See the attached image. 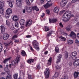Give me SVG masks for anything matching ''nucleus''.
Segmentation results:
<instances>
[{
    "mask_svg": "<svg viewBox=\"0 0 79 79\" xmlns=\"http://www.w3.org/2000/svg\"><path fill=\"white\" fill-rule=\"evenodd\" d=\"M45 31L46 32H47V31H49L50 30V29L48 28V27L46 26L45 27Z\"/></svg>",
    "mask_w": 79,
    "mask_h": 79,
    "instance_id": "nucleus-40",
    "label": "nucleus"
},
{
    "mask_svg": "<svg viewBox=\"0 0 79 79\" xmlns=\"http://www.w3.org/2000/svg\"><path fill=\"white\" fill-rule=\"evenodd\" d=\"M13 19L14 21H17L18 20V17L16 16H14L13 17Z\"/></svg>",
    "mask_w": 79,
    "mask_h": 79,
    "instance_id": "nucleus-20",
    "label": "nucleus"
},
{
    "mask_svg": "<svg viewBox=\"0 0 79 79\" xmlns=\"http://www.w3.org/2000/svg\"><path fill=\"white\" fill-rule=\"evenodd\" d=\"M18 73H15L14 74L13 77L14 79H18Z\"/></svg>",
    "mask_w": 79,
    "mask_h": 79,
    "instance_id": "nucleus-22",
    "label": "nucleus"
},
{
    "mask_svg": "<svg viewBox=\"0 0 79 79\" xmlns=\"http://www.w3.org/2000/svg\"><path fill=\"white\" fill-rule=\"evenodd\" d=\"M44 16H45V13H43L42 14V15H41V18H44Z\"/></svg>",
    "mask_w": 79,
    "mask_h": 79,
    "instance_id": "nucleus-54",
    "label": "nucleus"
},
{
    "mask_svg": "<svg viewBox=\"0 0 79 79\" xmlns=\"http://www.w3.org/2000/svg\"><path fill=\"white\" fill-rule=\"evenodd\" d=\"M69 36L73 39H75L76 37V34H75V33L73 31H72L70 35H69Z\"/></svg>",
    "mask_w": 79,
    "mask_h": 79,
    "instance_id": "nucleus-7",
    "label": "nucleus"
},
{
    "mask_svg": "<svg viewBox=\"0 0 79 79\" xmlns=\"http://www.w3.org/2000/svg\"><path fill=\"white\" fill-rule=\"evenodd\" d=\"M74 21H75V23H76L77 21V19H74L73 20Z\"/></svg>",
    "mask_w": 79,
    "mask_h": 79,
    "instance_id": "nucleus-62",
    "label": "nucleus"
},
{
    "mask_svg": "<svg viewBox=\"0 0 79 79\" xmlns=\"http://www.w3.org/2000/svg\"><path fill=\"white\" fill-rule=\"evenodd\" d=\"M72 59L74 60H76V58H77V57L76 56V55H77V52H72Z\"/></svg>",
    "mask_w": 79,
    "mask_h": 79,
    "instance_id": "nucleus-6",
    "label": "nucleus"
},
{
    "mask_svg": "<svg viewBox=\"0 0 79 79\" xmlns=\"http://www.w3.org/2000/svg\"><path fill=\"white\" fill-rule=\"evenodd\" d=\"M44 73L45 76V78L47 79L49 77V75L50 74V69H49V68H46V70L44 71Z\"/></svg>",
    "mask_w": 79,
    "mask_h": 79,
    "instance_id": "nucleus-4",
    "label": "nucleus"
},
{
    "mask_svg": "<svg viewBox=\"0 0 79 79\" xmlns=\"http://www.w3.org/2000/svg\"><path fill=\"white\" fill-rule=\"evenodd\" d=\"M15 2V0H10V1H9V2H10L11 3H13Z\"/></svg>",
    "mask_w": 79,
    "mask_h": 79,
    "instance_id": "nucleus-56",
    "label": "nucleus"
},
{
    "mask_svg": "<svg viewBox=\"0 0 79 79\" xmlns=\"http://www.w3.org/2000/svg\"><path fill=\"white\" fill-rule=\"evenodd\" d=\"M19 59H20V56L18 55H17V56L16 57V59H15V61H13L12 63L13 67L14 68L16 66V64L18 63V62L19 61Z\"/></svg>",
    "mask_w": 79,
    "mask_h": 79,
    "instance_id": "nucleus-2",
    "label": "nucleus"
},
{
    "mask_svg": "<svg viewBox=\"0 0 79 79\" xmlns=\"http://www.w3.org/2000/svg\"><path fill=\"white\" fill-rule=\"evenodd\" d=\"M79 72H75L73 74V76L74 78H77L78 76H79Z\"/></svg>",
    "mask_w": 79,
    "mask_h": 79,
    "instance_id": "nucleus-16",
    "label": "nucleus"
},
{
    "mask_svg": "<svg viewBox=\"0 0 79 79\" xmlns=\"http://www.w3.org/2000/svg\"><path fill=\"white\" fill-rule=\"evenodd\" d=\"M47 13V14H50V10H46Z\"/></svg>",
    "mask_w": 79,
    "mask_h": 79,
    "instance_id": "nucleus-55",
    "label": "nucleus"
},
{
    "mask_svg": "<svg viewBox=\"0 0 79 79\" xmlns=\"http://www.w3.org/2000/svg\"><path fill=\"white\" fill-rule=\"evenodd\" d=\"M18 37V36L16 35H14V36L12 37V39H15V38H17Z\"/></svg>",
    "mask_w": 79,
    "mask_h": 79,
    "instance_id": "nucleus-50",
    "label": "nucleus"
},
{
    "mask_svg": "<svg viewBox=\"0 0 79 79\" xmlns=\"http://www.w3.org/2000/svg\"><path fill=\"white\" fill-rule=\"evenodd\" d=\"M60 39H61V40H63V41H66V38H65L64 37H63L62 36H60L59 37Z\"/></svg>",
    "mask_w": 79,
    "mask_h": 79,
    "instance_id": "nucleus-34",
    "label": "nucleus"
},
{
    "mask_svg": "<svg viewBox=\"0 0 79 79\" xmlns=\"http://www.w3.org/2000/svg\"><path fill=\"white\" fill-rule=\"evenodd\" d=\"M68 2V0H62L61 2L60 5L61 7H64Z\"/></svg>",
    "mask_w": 79,
    "mask_h": 79,
    "instance_id": "nucleus-5",
    "label": "nucleus"
},
{
    "mask_svg": "<svg viewBox=\"0 0 79 79\" xmlns=\"http://www.w3.org/2000/svg\"><path fill=\"white\" fill-rule=\"evenodd\" d=\"M24 21H25V20L24 19H22L20 20V24L21 25L22 24L24 25Z\"/></svg>",
    "mask_w": 79,
    "mask_h": 79,
    "instance_id": "nucleus-25",
    "label": "nucleus"
},
{
    "mask_svg": "<svg viewBox=\"0 0 79 79\" xmlns=\"http://www.w3.org/2000/svg\"><path fill=\"white\" fill-rule=\"evenodd\" d=\"M67 42L69 44H72L73 43V40H69L67 41Z\"/></svg>",
    "mask_w": 79,
    "mask_h": 79,
    "instance_id": "nucleus-23",
    "label": "nucleus"
},
{
    "mask_svg": "<svg viewBox=\"0 0 79 79\" xmlns=\"http://www.w3.org/2000/svg\"><path fill=\"white\" fill-rule=\"evenodd\" d=\"M35 6H34L32 7V8L33 10H35Z\"/></svg>",
    "mask_w": 79,
    "mask_h": 79,
    "instance_id": "nucleus-63",
    "label": "nucleus"
},
{
    "mask_svg": "<svg viewBox=\"0 0 79 79\" xmlns=\"http://www.w3.org/2000/svg\"><path fill=\"white\" fill-rule=\"evenodd\" d=\"M58 21L57 19L54 18L52 19H49V23H55Z\"/></svg>",
    "mask_w": 79,
    "mask_h": 79,
    "instance_id": "nucleus-8",
    "label": "nucleus"
},
{
    "mask_svg": "<svg viewBox=\"0 0 79 79\" xmlns=\"http://www.w3.org/2000/svg\"><path fill=\"white\" fill-rule=\"evenodd\" d=\"M45 0H40V4H42L44 2Z\"/></svg>",
    "mask_w": 79,
    "mask_h": 79,
    "instance_id": "nucleus-43",
    "label": "nucleus"
},
{
    "mask_svg": "<svg viewBox=\"0 0 79 79\" xmlns=\"http://www.w3.org/2000/svg\"><path fill=\"white\" fill-rule=\"evenodd\" d=\"M40 69V65H38L37 66V70H39Z\"/></svg>",
    "mask_w": 79,
    "mask_h": 79,
    "instance_id": "nucleus-44",
    "label": "nucleus"
},
{
    "mask_svg": "<svg viewBox=\"0 0 79 79\" xmlns=\"http://www.w3.org/2000/svg\"><path fill=\"white\" fill-rule=\"evenodd\" d=\"M22 1L23 0H16L17 2H18L19 5H21Z\"/></svg>",
    "mask_w": 79,
    "mask_h": 79,
    "instance_id": "nucleus-33",
    "label": "nucleus"
},
{
    "mask_svg": "<svg viewBox=\"0 0 79 79\" xmlns=\"http://www.w3.org/2000/svg\"><path fill=\"white\" fill-rule=\"evenodd\" d=\"M59 50H60V49H59V48L58 47H56L55 48V51L57 52H59Z\"/></svg>",
    "mask_w": 79,
    "mask_h": 79,
    "instance_id": "nucleus-39",
    "label": "nucleus"
},
{
    "mask_svg": "<svg viewBox=\"0 0 79 79\" xmlns=\"http://www.w3.org/2000/svg\"><path fill=\"white\" fill-rule=\"evenodd\" d=\"M48 3H46V4H45L44 5V7L45 8H47L48 7Z\"/></svg>",
    "mask_w": 79,
    "mask_h": 79,
    "instance_id": "nucleus-37",
    "label": "nucleus"
},
{
    "mask_svg": "<svg viewBox=\"0 0 79 79\" xmlns=\"http://www.w3.org/2000/svg\"><path fill=\"white\" fill-rule=\"evenodd\" d=\"M52 58L51 57H50L48 60V63H47V64L48 66H50L52 64Z\"/></svg>",
    "mask_w": 79,
    "mask_h": 79,
    "instance_id": "nucleus-14",
    "label": "nucleus"
},
{
    "mask_svg": "<svg viewBox=\"0 0 79 79\" xmlns=\"http://www.w3.org/2000/svg\"><path fill=\"white\" fill-rule=\"evenodd\" d=\"M60 32H61V34H63V33H64V32L63 31V30H60Z\"/></svg>",
    "mask_w": 79,
    "mask_h": 79,
    "instance_id": "nucleus-58",
    "label": "nucleus"
},
{
    "mask_svg": "<svg viewBox=\"0 0 79 79\" xmlns=\"http://www.w3.org/2000/svg\"><path fill=\"white\" fill-rule=\"evenodd\" d=\"M6 24L7 25H9V24H10V22H9V21H6Z\"/></svg>",
    "mask_w": 79,
    "mask_h": 79,
    "instance_id": "nucleus-52",
    "label": "nucleus"
},
{
    "mask_svg": "<svg viewBox=\"0 0 79 79\" xmlns=\"http://www.w3.org/2000/svg\"><path fill=\"white\" fill-rule=\"evenodd\" d=\"M67 27H68L70 29H71V28H72V26L70 25H69Z\"/></svg>",
    "mask_w": 79,
    "mask_h": 79,
    "instance_id": "nucleus-60",
    "label": "nucleus"
},
{
    "mask_svg": "<svg viewBox=\"0 0 79 79\" xmlns=\"http://www.w3.org/2000/svg\"><path fill=\"white\" fill-rule=\"evenodd\" d=\"M0 13L2 15H3V8L0 7Z\"/></svg>",
    "mask_w": 79,
    "mask_h": 79,
    "instance_id": "nucleus-21",
    "label": "nucleus"
},
{
    "mask_svg": "<svg viewBox=\"0 0 79 79\" xmlns=\"http://www.w3.org/2000/svg\"><path fill=\"white\" fill-rule=\"evenodd\" d=\"M32 20H30L28 22H27L26 23V27H27V26H31L32 24Z\"/></svg>",
    "mask_w": 79,
    "mask_h": 79,
    "instance_id": "nucleus-12",
    "label": "nucleus"
},
{
    "mask_svg": "<svg viewBox=\"0 0 79 79\" xmlns=\"http://www.w3.org/2000/svg\"><path fill=\"white\" fill-rule=\"evenodd\" d=\"M62 57V56L61 54H60L58 56V59H57V61H56V63L58 64V63H60V61L61 60V59Z\"/></svg>",
    "mask_w": 79,
    "mask_h": 79,
    "instance_id": "nucleus-13",
    "label": "nucleus"
},
{
    "mask_svg": "<svg viewBox=\"0 0 79 79\" xmlns=\"http://www.w3.org/2000/svg\"><path fill=\"white\" fill-rule=\"evenodd\" d=\"M52 32L50 31V32H48L47 33V37H49L50 35H52Z\"/></svg>",
    "mask_w": 79,
    "mask_h": 79,
    "instance_id": "nucleus-26",
    "label": "nucleus"
},
{
    "mask_svg": "<svg viewBox=\"0 0 79 79\" xmlns=\"http://www.w3.org/2000/svg\"><path fill=\"white\" fill-rule=\"evenodd\" d=\"M75 43H76L77 44H79V40H77V39L75 40Z\"/></svg>",
    "mask_w": 79,
    "mask_h": 79,
    "instance_id": "nucleus-49",
    "label": "nucleus"
},
{
    "mask_svg": "<svg viewBox=\"0 0 79 79\" xmlns=\"http://www.w3.org/2000/svg\"><path fill=\"white\" fill-rule=\"evenodd\" d=\"M64 56L65 59L67 60H69V57H68V52H65Z\"/></svg>",
    "mask_w": 79,
    "mask_h": 79,
    "instance_id": "nucleus-15",
    "label": "nucleus"
},
{
    "mask_svg": "<svg viewBox=\"0 0 79 79\" xmlns=\"http://www.w3.org/2000/svg\"><path fill=\"white\" fill-rule=\"evenodd\" d=\"M27 8V10H30V11H32V8L30 7H28Z\"/></svg>",
    "mask_w": 79,
    "mask_h": 79,
    "instance_id": "nucleus-46",
    "label": "nucleus"
},
{
    "mask_svg": "<svg viewBox=\"0 0 79 79\" xmlns=\"http://www.w3.org/2000/svg\"><path fill=\"white\" fill-rule=\"evenodd\" d=\"M66 30L67 31H70V28H69L68 27H67L66 28Z\"/></svg>",
    "mask_w": 79,
    "mask_h": 79,
    "instance_id": "nucleus-57",
    "label": "nucleus"
},
{
    "mask_svg": "<svg viewBox=\"0 0 79 79\" xmlns=\"http://www.w3.org/2000/svg\"><path fill=\"white\" fill-rule=\"evenodd\" d=\"M29 47H30V50L32 51V52H34V49H33V48H32V47L31 46V45H29Z\"/></svg>",
    "mask_w": 79,
    "mask_h": 79,
    "instance_id": "nucleus-47",
    "label": "nucleus"
},
{
    "mask_svg": "<svg viewBox=\"0 0 79 79\" xmlns=\"http://www.w3.org/2000/svg\"><path fill=\"white\" fill-rule=\"evenodd\" d=\"M53 11L54 13H58V12L59 11V8L57 7H55L53 10Z\"/></svg>",
    "mask_w": 79,
    "mask_h": 79,
    "instance_id": "nucleus-17",
    "label": "nucleus"
},
{
    "mask_svg": "<svg viewBox=\"0 0 79 79\" xmlns=\"http://www.w3.org/2000/svg\"><path fill=\"white\" fill-rule=\"evenodd\" d=\"M11 59V57H9L7 59H6L4 60L3 61V63L5 64L6 63V62H7L8 61L10 60Z\"/></svg>",
    "mask_w": 79,
    "mask_h": 79,
    "instance_id": "nucleus-18",
    "label": "nucleus"
},
{
    "mask_svg": "<svg viewBox=\"0 0 79 79\" xmlns=\"http://www.w3.org/2000/svg\"><path fill=\"white\" fill-rule=\"evenodd\" d=\"M39 44H38V43L37 42V41H35L33 43V46L34 47H37V46H38Z\"/></svg>",
    "mask_w": 79,
    "mask_h": 79,
    "instance_id": "nucleus-24",
    "label": "nucleus"
},
{
    "mask_svg": "<svg viewBox=\"0 0 79 79\" xmlns=\"http://www.w3.org/2000/svg\"><path fill=\"white\" fill-rule=\"evenodd\" d=\"M71 12L70 11H67L64 13L63 16V21L64 23L68 22L69 21L71 16Z\"/></svg>",
    "mask_w": 79,
    "mask_h": 79,
    "instance_id": "nucleus-1",
    "label": "nucleus"
},
{
    "mask_svg": "<svg viewBox=\"0 0 79 79\" xmlns=\"http://www.w3.org/2000/svg\"><path fill=\"white\" fill-rule=\"evenodd\" d=\"M35 10L36 11H39V9L37 8V6H35Z\"/></svg>",
    "mask_w": 79,
    "mask_h": 79,
    "instance_id": "nucleus-51",
    "label": "nucleus"
},
{
    "mask_svg": "<svg viewBox=\"0 0 79 79\" xmlns=\"http://www.w3.org/2000/svg\"><path fill=\"white\" fill-rule=\"evenodd\" d=\"M0 27L2 34H4L5 31V27L4 26L1 25Z\"/></svg>",
    "mask_w": 79,
    "mask_h": 79,
    "instance_id": "nucleus-11",
    "label": "nucleus"
},
{
    "mask_svg": "<svg viewBox=\"0 0 79 79\" xmlns=\"http://www.w3.org/2000/svg\"><path fill=\"white\" fill-rule=\"evenodd\" d=\"M3 36L4 40H7L8 39V37H9V35L8 34L6 33L4 34Z\"/></svg>",
    "mask_w": 79,
    "mask_h": 79,
    "instance_id": "nucleus-9",
    "label": "nucleus"
},
{
    "mask_svg": "<svg viewBox=\"0 0 79 79\" xmlns=\"http://www.w3.org/2000/svg\"><path fill=\"white\" fill-rule=\"evenodd\" d=\"M6 12L7 13L6 15V18H9L10 15L12 13V10L10 8H8L7 9Z\"/></svg>",
    "mask_w": 79,
    "mask_h": 79,
    "instance_id": "nucleus-3",
    "label": "nucleus"
},
{
    "mask_svg": "<svg viewBox=\"0 0 79 79\" xmlns=\"http://www.w3.org/2000/svg\"><path fill=\"white\" fill-rule=\"evenodd\" d=\"M60 26L61 27H63V25L62 23H60Z\"/></svg>",
    "mask_w": 79,
    "mask_h": 79,
    "instance_id": "nucleus-53",
    "label": "nucleus"
},
{
    "mask_svg": "<svg viewBox=\"0 0 79 79\" xmlns=\"http://www.w3.org/2000/svg\"><path fill=\"white\" fill-rule=\"evenodd\" d=\"M8 4L10 8H12L13 7V5L12 4V2H8Z\"/></svg>",
    "mask_w": 79,
    "mask_h": 79,
    "instance_id": "nucleus-30",
    "label": "nucleus"
},
{
    "mask_svg": "<svg viewBox=\"0 0 79 79\" xmlns=\"http://www.w3.org/2000/svg\"><path fill=\"white\" fill-rule=\"evenodd\" d=\"M11 74H9L6 76V79H11Z\"/></svg>",
    "mask_w": 79,
    "mask_h": 79,
    "instance_id": "nucleus-32",
    "label": "nucleus"
},
{
    "mask_svg": "<svg viewBox=\"0 0 79 79\" xmlns=\"http://www.w3.org/2000/svg\"><path fill=\"white\" fill-rule=\"evenodd\" d=\"M28 77L29 79H31V75H28Z\"/></svg>",
    "mask_w": 79,
    "mask_h": 79,
    "instance_id": "nucleus-61",
    "label": "nucleus"
},
{
    "mask_svg": "<svg viewBox=\"0 0 79 79\" xmlns=\"http://www.w3.org/2000/svg\"><path fill=\"white\" fill-rule=\"evenodd\" d=\"M21 55L23 56H24L26 55V52L24 51H23L21 52Z\"/></svg>",
    "mask_w": 79,
    "mask_h": 79,
    "instance_id": "nucleus-28",
    "label": "nucleus"
},
{
    "mask_svg": "<svg viewBox=\"0 0 79 79\" xmlns=\"http://www.w3.org/2000/svg\"><path fill=\"white\" fill-rule=\"evenodd\" d=\"M27 62V63L29 64L31 63V62H32V63H33V62H34V59H29L28 60Z\"/></svg>",
    "mask_w": 79,
    "mask_h": 79,
    "instance_id": "nucleus-27",
    "label": "nucleus"
},
{
    "mask_svg": "<svg viewBox=\"0 0 79 79\" xmlns=\"http://www.w3.org/2000/svg\"><path fill=\"white\" fill-rule=\"evenodd\" d=\"M2 48H3V46H2V43H0V53L2 52Z\"/></svg>",
    "mask_w": 79,
    "mask_h": 79,
    "instance_id": "nucleus-31",
    "label": "nucleus"
},
{
    "mask_svg": "<svg viewBox=\"0 0 79 79\" xmlns=\"http://www.w3.org/2000/svg\"><path fill=\"white\" fill-rule=\"evenodd\" d=\"M26 3L28 6H29L31 5V3L29 2V0H26Z\"/></svg>",
    "mask_w": 79,
    "mask_h": 79,
    "instance_id": "nucleus-29",
    "label": "nucleus"
},
{
    "mask_svg": "<svg viewBox=\"0 0 79 79\" xmlns=\"http://www.w3.org/2000/svg\"><path fill=\"white\" fill-rule=\"evenodd\" d=\"M5 72H2V73H1V74L2 75H5Z\"/></svg>",
    "mask_w": 79,
    "mask_h": 79,
    "instance_id": "nucleus-64",
    "label": "nucleus"
},
{
    "mask_svg": "<svg viewBox=\"0 0 79 79\" xmlns=\"http://www.w3.org/2000/svg\"><path fill=\"white\" fill-rule=\"evenodd\" d=\"M4 71L6 72H7V73H8V72H9L10 70H9V69H8V68H6V67L5 68H4Z\"/></svg>",
    "mask_w": 79,
    "mask_h": 79,
    "instance_id": "nucleus-36",
    "label": "nucleus"
},
{
    "mask_svg": "<svg viewBox=\"0 0 79 79\" xmlns=\"http://www.w3.org/2000/svg\"><path fill=\"white\" fill-rule=\"evenodd\" d=\"M4 5V1H1L0 2V8H3Z\"/></svg>",
    "mask_w": 79,
    "mask_h": 79,
    "instance_id": "nucleus-19",
    "label": "nucleus"
},
{
    "mask_svg": "<svg viewBox=\"0 0 79 79\" xmlns=\"http://www.w3.org/2000/svg\"><path fill=\"white\" fill-rule=\"evenodd\" d=\"M55 68L57 69H61V67L59 66L58 65H55Z\"/></svg>",
    "mask_w": 79,
    "mask_h": 79,
    "instance_id": "nucleus-35",
    "label": "nucleus"
},
{
    "mask_svg": "<svg viewBox=\"0 0 79 79\" xmlns=\"http://www.w3.org/2000/svg\"><path fill=\"white\" fill-rule=\"evenodd\" d=\"M15 26L16 27H19V23L17 22H16L15 24Z\"/></svg>",
    "mask_w": 79,
    "mask_h": 79,
    "instance_id": "nucleus-41",
    "label": "nucleus"
},
{
    "mask_svg": "<svg viewBox=\"0 0 79 79\" xmlns=\"http://www.w3.org/2000/svg\"><path fill=\"white\" fill-rule=\"evenodd\" d=\"M77 1H79V0H73L72 1V3H76V2H77Z\"/></svg>",
    "mask_w": 79,
    "mask_h": 79,
    "instance_id": "nucleus-45",
    "label": "nucleus"
},
{
    "mask_svg": "<svg viewBox=\"0 0 79 79\" xmlns=\"http://www.w3.org/2000/svg\"><path fill=\"white\" fill-rule=\"evenodd\" d=\"M73 65L74 66H79V59H77L73 62Z\"/></svg>",
    "mask_w": 79,
    "mask_h": 79,
    "instance_id": "nucleus-10",
    "label": "nucleus"
},
{
    "mask_svg": "<svg viewBox=\"0 0 79 79\" xmlns=\"http://www.w3.org/2000/svg\"><path fill=\"white\" fill-rule=\"evenodd\" d=\"M36 50H39V47L35 46V47H34Z\"/></svg>",
    "mask_w": 79,
    "mask_h": 79,
    "instance_id": "nucleus-59",
    "label": "nucleus"
},
{
    "mask_svg": "<svg viewBox=\"0 0 79 79\" xmlns=\"http://www.w3.org/2000/svg\"><path fill=\"white\" fill-rule=\"evenodd\" d=\"M58 76H59V73L58 72H56L54 74V77H57Z\"/></svg>",
    "mask_w": 79,
    "mask_h": 79,
    "instance_id": "nucleus-38",
    "label": "nucleus"
},
{
    "mask_svg": "<svg viewBox=\"0 0 79 79\" xmlns=\"http://www.w3.org/2000/svg\"><path fill=\"white\" fill-rule=\"evenodd\" d=\"M64 12H65V10H63L62 11H60L59 13L60 15H62L63 13H64Z\"/></svg>",
    "mask_w": 79,
    "mask_h": 79,
    "instance_id": "nucleus-42",
    "label": "nucleus"
},
{
    "mask_svg": "<svg viewBox=\"0 0 79 79\" xmlns=\"http://www.w3.org/2000/svg\"><path fill=\"white\" fill-rule=\"evenodd\" d=\"M19 42V40H14V42H15V43H18Z\"/></svg>",
    "mask_w": 79,
    "mask_h": 79,
    "instance_id": "nucleus-48",
    "label": "nucleus"
}]
</instances>
